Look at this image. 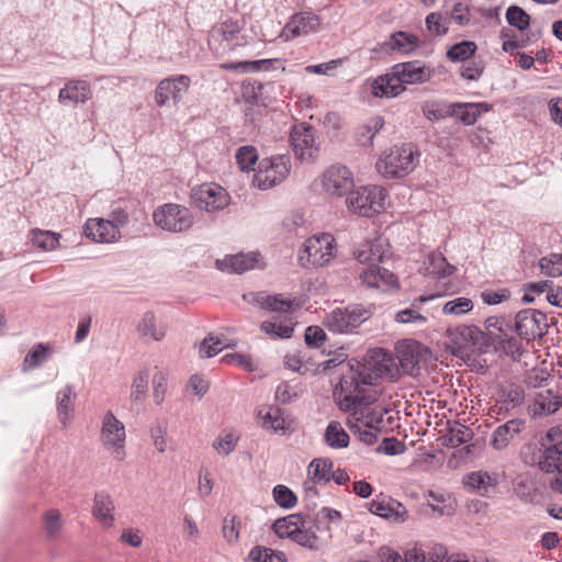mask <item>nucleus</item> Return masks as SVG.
I'll list each match as a JSON object with an SVG mask.
<instances>
[{"label":"nucleus","mask_w":562,"mask_h":562,"mask_svg":"<svg viewBox=\"0 0 562 562\" xmlns=\"http://www.w3.org/2000/svg\"><path fill=\"white\" fill-rule=\"evenodd\" d=\"M260 330L272 339H286L292 336L293 326L285 323L265 321L260 324Z\"/></svg>","instance_id":"52"},{"label":"nucleus","mask_w":562,"mask_h":562,"mask_svg":"<svg viewBox=\"0 0 562 562\" xmlns=\"http://www.w3.org/2000/svg\"><path fill=\"white\" fill-rule=\"evenodd\" d=\"M395 349L401 369L407 374H415L420 363L429 357L428 348L414 339L398 341Z\"/></svg>","instance_id":"15"},{"label":"nucleus","mask_w":562,"mask_h":562,"mask_svg":"<svg viewBox=\"0 0 562 562\" xmlns=\"http://www.w3.org/2000/svg\"><path fill=\"white\" fill-rule=\"evenodd\" d=\"M404 90L393 69L391 74L380 76L371 82V92L378 98H394Z\"/></svg>","instance_id":"33"},{"label":"nucleus","mask_w":562,"mask_h":562,"mask_svg":"<svg viewBox=\"0 0 562 562\" xmlns=\"http://www.w3.org/2000/svg\"><path fill=\"white\" fill-rule=\"evenodd\" d=\"M353 257L358 262L368 266L359 271L360 281H397L391 270V250L386 238L378 236L364 240L353 248Z\"/></svg>","instance_id":"2"},{"label":"nucleus","mask_w":562,"mask_h":562,"mask_svg":"<svg viewBox=\"0 0 562 562\" xmlns=\"http://www.w3.org/2000/svg\"><path fill=\"white\" fill-rule=\"evenodd\" d=\"M250 558L255 562H286V555L282 551L265 547L254 548Z\"/></svg>","instance_id":"53"},{"label":"nucleus","mask_w":562,"mask_h":562,"mask_svg":"<svg viewBox=\"0 0 562 562\" xmlns=\"http://www.w3.org/2000/svg\"><path fill=\"white\" fill-rule=\"evenodd\" d=\"M426 506L430 508L431 516L436 518L451 516L456 512V501L447 493L428 491Z\"/></svg>","instance_id":"35"},{"label":"nucleus","mask_w":562,"mask_h":562,"mask_svg":"<svg viewBox=\"0 0 562 562\" xmlns=\"http://www.w3.org/2000/svg\"><path fill=\"white\" fill-rule=\"evenodd\" d=\"M243 300L254 306L272 312H288L299 306L295 299H286L282 294L268 295L265 292L244 293Z\"/></svg>","instance_id":"23"},{"label":"nucleus","mask_w":562,"mask_h":562,"mask_svg":"<svg viewBox=\"0 0 562 562\" xmlns=\"http://www.w3.org/2000/svg\"><path fill=\"white\" fill-rule=\"evenodd\" d=\"M473 308V302L468 297H457L451 301H448L442 306V313L445 315H452V316H461L469 312H471Z\"/></svg>","instance_id":"54"},{"label":"nucleus","mask_w":562,"mask_h":562,"mask_svg":"<svg viewBox=\"0 0 562 562\" xmlns=\"http://www.w3.org/2000/svg\"><path fill=\"white\" fill-rule=\"evenodd\" d=\"M530 290L539 294L547 292L548 302L554 306L562 307L561 286L549 288V283H530Z\"/></svg>","instance_id":"59"},{"label":"nucleus","mask_w":562,"mask_h":562,"mask_svg":"<svg viewBox=\"0 0 562 562\" xmlns=\"http://www.w3.org/2000/svg\"><path fill=\"white\" fill-rule=\"evenodd\" d=\"M336 256V240L323 233L307 238L297 252V261L305 269L327 266Z\"/></svg>","instance_id":"4"},{"label":"nucleus","mask_w":562,"mask_h":562,"mask_svg":"<svg viewBox=\"0 0 562 562\" xmlns=\"http://www.w3.org/2000/svg\"><path fill=\"white\" fill-rule=\"evenodd\" d=\"M241 29L243 24L240 20L227 18L212 27L210 32V40L226 42L229 47L243 45L239 41V33Z\"/></svg>","instance_id":"26"},{"label":"nucleus","mask_w":562,"mask_h":562,"mask_svg":"<svg viewBox=\"0 0 562 562\" xmlns=\"http://www.w3.org/2000/svg\"><path fill=\"white\" fill-rule=\"evenodd\" d=\"M153 220L157 227L169 233L187 232L194 223L192 211L176 203L157 207L153 213Z\"/></svg>","instance_id":"9"},{"label":"nucleus","mask_w":562,"mask_h":562,"mask_svg":"<svg viewBox=\"0 0 562 562\" xmlns=\"http://www.w3.org/2000/svg\"><path fill=\"white\" fill-rule=\"evenodd\" d=\"M290 139L296 157L301 160L312 159L317 151L314 131L308 125H295L291 131Z\"/></svg>","instance_id":"20"},{"label":"nucleus","mask_w":562,"mask_h":562,"mask_svg":"<svg viewBox=\"0 0 562 562\" xmlns=\"http://www.w3.org/2000/svg\"><path fill=\"white\" fill-rule=\"evenodd\" d=\"M562 405V397L552 390L540 391L535 395L530 407L535 416H544L555 413Z\"/></svg>","instance_id":"34"},{"label":"nucleus","mask_w":562,"mask_h":562,"mask_svg":"<svg viewBox=\"0 0 562 562\" xmlns=\"http://www.w3.org/2000/svg\"><path fill=\"white\" fill-rule=\"evenodd\" d=\"M386 195V190L382 187L364 186L351 191L346 204L353 213L370 217L384 210Z\"/></svg>","instance_id":"8"},{"label":"nucleus","mask_w":562,"mask_h":562,"mask_svg":"<svg viewBox=\"0 0 562 562\" xmlns=\"http://www.w3.org/2000/svg\"><path fill=\"white\" fill-rule=\"evenodd\" d=\"M258 419L262 429L277 435H284L289 427L283 412L276 406L260 408Z\"/></svg>","instance_id":"27"},{"label":"nucleus","mask_w":562,"mask_h":562,"mask_svg":"<svg viewBox=\"0 0 562 562\" xmlns=\"http://www.w3.org/2000/svg\"><path fill=\"white\" fill-rule=\"evenodd\" d=\"M270 63L268 59H260L254 61H238V63H225L221 64L220 68L223 70H231L237 72H249V71H258L262 69L263 65Z\"/></svg>","instance_id":"62"},{"label":"nucleus","mask_w":562,"mask_h":562,"mask_svg":"<svg viewBox=\"0 0 562 562\" xmlns=\"http://www.w3.org/2000/svg\"><path fill=\"white\" fill-rule=\"evenodd\" d=\"M168 427L166 423L156 422L149 429V435L155 449L164 453L167 450L168 439Z\"/></svg>","instance_id":"55"},{"label":"nucleus","mask_w":562,"mask_h":562,"mask_svg":"<svg viewBox=\"0 0 562 562\" xmlns=\"http://www.w3.org/2000/svg\"><path fill=\"white\" fill-rule=\"evenodd\" d=\"M240 439L239 430L232 427L224 428L212 440L211 447L216 456L225 459L236 451Z\"/></svg>","instance_id":"28"},{"label":"nucleus","mask_w":562,"mask_h":562,"mask_svg":"<svg viewBox=\"0 0 562 562\" xmlns=\"http://www.w3.org/2000/svg\"><path fill=\"white\" fill-rule=\"evenodd\" d=\"M235 158L241 171H249L258 160V154L254 146H241L237 149Z\"/></svg>","instance_id":"58"},{"label":"nucleus","mask_w":562,"mask_h":562,"mask_svg":"<svg viewBox=\"0 0 562 562\" xmlns=\"http://www.w3.org/2000/svg\"><path fill=\"white\" fill-rule=\"evenodd\" d=\"M547 326L546 315L541 312L527 310L519 312L516 316V331L527 340L542 337L546 334Z\"/></svg>","instance_id":"18"},{"label":"nucleus","mask_w":562,"mask_h":562,"mask_svg":"<svg viewBox=\"0 0 562 562\" xmlns=\"http://www.w3.org/2000/svg\"><path fill=\"white\" fill-rule=\"evenodd\" d=\"M149 372L144 369L134 376L131 385V401L135 404L144 402L148 391Z\"/></svg>","instance_id":"46"},{"label":"nucleus","mask_w":562,"mask_h":562,"mask_svg":"<svg viewBox=\"0 0 562 562\" xmlns=\"http://www.w3.org/2000/svg\"><path fill=\"white\" fill-rule=\"evenodd\" d=\"M85 235L97 243H114L121 234L106 218H89L85 224Z\"/></svg>","instance_id":"25"},{"label":"nucleus","mask_w":562,"mask_h":562,"mask_svg":"<svg viewBox=\"0 0 562 562\" xmlns=\"http://www.w3.org/2000/svg\"><path fill=\"white\" fill-rule=\"evenodd\" d=\"M225 348V342L218 335L210 334L199 346L200 358H211Z\"/></svg>","instance_id":"51"},{"label":"nucleus","mask_w":562,"mask_h":562,"mask_svg":"<svg viewBox=\"0 0 562 562\" xmlns=\"http://www.w3.org/2000/svg\"><path fill=\"white\" fill-rule=\"evenodd\" d=\"M153 398L156 404H160L168 389V373L164 370H157L151 380Z\"/></svg>","instance_id":"60"},{"label":"nucleus","mask_w":562,"mask_h":562,"mask_svg":"<svg viewBox=\"0 0 562 562\" xmlns=\"http://www.w3.org/2000/svg\"><path fill=\"white\" fill-rule=\"evenodd\" d=\"M75 398L76 393L71 384L65 385L56 394L57 415L64 427H67L74 418Z\"/></svg>","instance_id":"31"},{"label":"nucleus","mask_w":562,"mask_h":562,"mask_svg":"<svg viewBox=\"0 0 562 562\" xmlns=\"http://www.w3.org/2000/svg\"><path fill=\"white\" fill-rule=\"evenodd\" d=\"M209 389L210 381L204 374L195 373L188 380L187 391L198 398H202L207 393Z\"/></svg>","instance_id":"61"},{"label":"nucleus","mask_w":562,"mask_h":562,"mask_svg":"<svg viewBox=\"0 0 562 562\" xmlns=\"http://www.w3.org/2000/svg\"><path fill=\"white\" fill-rule=\"evenodd\" d=\"M416 167V157L411 144L394 146L385 151L376 162V170L387 178H401Z\"/></svg>","instance_id":"6"},{"label":"nucleus","mask_w":562,"mask_h":562,"mask_svg":"<svg viewBox=\"0 0 562 562\" xmlns=\"http://www.w3.org/2000/svg\"><path fill=\"white\" fill-rule=\"evenodd\" d=\"M370 316V310L361 305H350L345 308L337 307L325 316L323 324L333 333L345 334L358 328Z\"/></svg>","instance_id":"10"},{"label":"nucleus","mask_w":562,"mask_h":562,"mask_svg":"<svg viewBox=\"0 0 562 562\" xmlns=\"http://www.w3.org/2000/svg\"><path fill=\"white\" fill-rule=\"evenodd\" d=\"M263 257L258 251L240 252L216 260V267L222 271L244 273L249 270L263 269Z\"/></svg>","instance_id":"19"},{"label":"nucleus","mask_w":562,"mask_h":562,"mask_svg":"<svg viewBox=\"0 0 562 562\" xmlns=\"http://www.w3.org/2000/svg\"><path fill=\"white\" fill-rule=\"evenodd\" d=\"M539 269L541 273L548 278L562 277V255L551 254L539 260Z\"/></svg>","instance_id":"49"},{"label":"nucleus","mask_w":562,"mask_h":562,"mask_svg":"<svg viewBox=\"0 0 562 562\" xmlns=\"http://www.w3.org/2000/svg\"><path fill=\"white\" fill-rule=\"evenodd\" d=\"M551 442L539 459V467L546 473L558 472L551 481V488L562 494V432L559 428H551L547 434Z\"/></svg>","instance_id":"11"},{"label":"nucleus","mask_w":562,"mask_h":562,"mask_svg":"<svg viewBox=\"0 0 562 562\" xmlns=\"http://www.w3.org/2000/svg\"><path fill=\"white\" fill-rule=\"evenodd\" d=\"M333 462L326 459H314L308 465V475L314 483L326 484L331 480Z\"/></svg>","instance_id":"44"},{"label":"nucleus","mask_w":562,"mask_h":562,"mask_svg":"<svg viewBox=\"0 0 562 562\" xmlns=\"http://www.w3.org/2000/svg\"><path fill=\"white\" fill-rule=\"evenodd\" d=\"M465 486L475 491H485L487 487L496 484V479L493 477L488 472L475 471L471 472L463 477Z\"/></svg>","instance_id":"47"},{"label":"nucleus","mask_w":562,"mask_h":562,"mask_svg":"<svg viewBox=\"0 0 562 562\" xmlns=\"http://www.w3.org/2000/svg\"><path fill=\"white\" fill-rule=\"evenodd\" d=\"M91 88L87 81L70 80L60 89L58 101L63 104L68 102L85 103L91 98Z\"/></svg>","instance_id":"32"},{"label":"nucleus","mask_w":562,"mask_h":562,"mask_svg":"<svg viewBox=\"0 0 562 562\" xmlns=\"http://www.w3.org/2000/svg\"><path fill=\"white\" fill-rule=\"evenodd\" d=\"M126 428L111 411H108L101 419L99 440L102 448L114 461L122 462L127 457Z\"/></svg>","instance_id":"5"},{"label":"nucleus","mask_w":562,"mask_h":562,"mask_svg":"<svg viewBox=\"0 0 562 562\" xmlns=\"http://www.w3.org/2000/svg\"><path fill=\"white\" fill-rule=\"evenodd\" d=\"M54 353V347L50 344L38 342L26 353L23 361V371H31L40 368L47 362Z\"/></svg>","instance_id":"39"},{"label":"nucleus","mask_w":562,"mask_h":562,"mask_svg":"<svg viewBox=\"0 0 562 562\" xmlns=\"http://www.w3.org/2000/svg\"><path fill=\"white\" fill-rule=\"evenodd\" d=\"M374 400L362 401L356 407H352L348 419H352L361 423L363 427L370 429H380L383 426V417L387 413V409L380 403L376 402V393L373 392Z\"/></svg>","instance_id":"17"},{"label":"nucleus","mask_w":562,"mask_h":562,"mask_svg":"<svg viewBox=\"0 0 562 562\" xmlns=\"http://www.w3.org/2000/svg\"><path fill=\"white\" fill-rule=\"evenodd\" d=\"M324 190L331 195L344 196L355 188L352 172L346 166L334 165L323 175Z\"/></svg>","instance_id":"16"},{"label":"nucleus","mask_w":562,"mask_h":562,"mask_svg":"<svg viewBox=\"0 0 562 562\" xmlns=\"http://www.w3.org/2000/svg\"><path fill=\"white\" fill-rule=\"evenodd\" d=\"M473 438V431L465 425L456 423L450 427L448 441L453 448L469 442Z\"/></svg>","instance_id":"57"},{"label":"nucleus","mask_w":562,"mask_h":562,"mask_svg":"<svg viewBox=\"0 0 562 562\" xmlns=\"http://www.w3.org/2000/svg\"><path fill=\"white\" fill-rule=\"evenodd\" d=\"M30 235L32 245L41 250L52 251L59 245L60 235L57 233L33 228Z\"/></svg>","instance_id":"41"},{"label":"nucleus","mask_w":562,"mask_h":562,"mask_svg":"<svg viewBox=\"0 0 562 562\" xmlns=\"http://www.w3.org/2000/svg\"><path fill=\"white\" fill-rule=\"evenodd\" d=\"M276 503L283 508H292L296 505L295 494L285 485H277L273 491Z\"/></svg>","instance_id":"63"},{"label":"nucleus","mask_w":562,"mask_h":562,"mask_svg":"<svg viewBox=\"0 0 562 562\" xmlns=\"http://www.w3.org/2000/svg\"><path fill=\"white\" fill-rule=\"evenodd\" d=\"M272 529L279 538H289L313 551L321 550L326 543V531L313 519L301 514H292L277 519Z\"/></svg>","instance_id":"3"},{"label":"nucleus","mask_w":562,"mask_h":562,"mask_svg":"<svg viewBox=\"0 0 562 562\" xmlns=\"http://www.w3.org/2000/svg\"><path fill=\"white\" fill-rule=\"evenodd\" d=\"M456 271V267L450 265L439 252H431L424 261L420 272L425 278L445 279Z\"/></svg>","instance_id":"30"},{"label":"nucleus","mask_w":562,"mask_h":562,"mask_svg":"<svg viewBox=\"0 0 562 562\" xmlns=\"http://www.w3.org/2000/svg\"><path fill=\"white\" fill-rule=\"evenodd\" d=\"M191 79L186 75H176L160 80L155 90V102L158 106H167L170 102L177 105L188 92Z\"/></svg>","instance_id":"14"},{"label":"nucleus","mask_w":562,"mask_h":562,"mask_svg":"<svg viewBox=\"0 0 562 562\" xmlns=\"http://www.w3.org/2000/svg\"><path fill=\"white\" fill-rule=\"evenodd\" d=\"M522 422L519 419H512L507 423L498 426L492 437L491 445L496 450L505 449L510 441L517 436L522 429Z\"/></svg>","instance_id":"37"},{"label":"nucleus","mask_w":562,"mask_h":562,"mask_svg":"<svg viewBox=\"0 0 562 562\" xmlns=\"http://www.w3.org/2000/svg\"><path fill=\"white\" fill-rule=\"evenodd\" d=\"M506 20L509 25L519 31L526 30L530 24V15L518 5H510L507 9Z\"/></svg>","instance_id":"56"},{"label":"nucleus","mask_w":562,"mask_h":562,"mask_svg":"<svg viewBox=\"0 0 562 562\" xmlns=\"http://www.w3.org/2000/svg\"><path fill=\"white\" fill-rule=\"evenodd\" d=\"M194 205L205 212L224 210L231 202L228 192L216 183H203L191 193Z\"/></svg>","instance_id":"13"},{"label":"nucleus","mask_w":562,"mask_h":562,"mask_svg":"<svg viewBox=\"0 0 562 562\" xmlns=\"http://www.w3.org/2000/svg\"><path fill=\"white\" fill-rule=\"evenodd\" d=\"M370 357L372 363H348L347 370L341 374L334 390V398L341 411L349 412L362 401L374 400L373 392L366 393V387L375 384L379 378H394L398 374L395 360L390 352L379 348L373 350Z\"/></svg>","instance_id":"1"},{"label":"nucleus","mask_w":562,"mask_h":562,"mask_svg":"<svg viewBox=\"0 0 562 562\" xmlns=\"http://www.w3.org/2000/svg\"><path fill=\"white\" fill-rule=\"evenodd\" d=\"M291 171V158L288 155H274L259 161L254 175V186L260 190L271 189L283 182Z\"/></svg>","instance_id":"7"},{"label":"nucleus","mask_w":562,"mask_h":562,"mask_svg":"<svg viewBox=\"0 0 562 562\" xmlns=\"http://www.w3.org/2000/svg\"><path fill=\"white\" fill-rule=\"evenodd\" d=\"M448 344L456 356H462L469 351L481 350L484 333L473 325H460L447 329Z\"/></svg>","instance_id":"12"},{"label":"nucleus","mask_w":562,"mask_h":562,"mask_svg":"<svg viewBox=\"0 0 562 562\" xmlns=\"http://www.w3.org/2000/svg\"><path fill=\"white\" fill-rule=\"evenodd\" d=\"M61 514L57 509L48 510L44 516V529L48 537L55 538L61 530Z\"/></svg>","instance_id":"64"},{"label":"nucleus","mask_w":562,"mask_h":562,"mask_svg":"<svg viewBox=\"0 0 562 562\" xmlns=\"http://www.w3.org/2000/svg\"><path fill=\"white\" fill-rule=\"evenodd\" d=\"M418 37L407 32H396L391 35L389 45L392 49L403 54H409L418 46Z\"/></svg>","instance_id":"45"},{"label":"nucleus","mask_w":562,"mask_h":562,"mask_svg":"<svg viewBox=\"0 0 562 562\" xmlns=\"http://www.w3.org/2000/svg\"><path fill=\"white\" fill-rule=\"evenodd\" d=\"M451 108H453V116L465 125H473L481 114L477 105L473 103H451Z\"/></svg>","instance_id":"50"},{"label":"nucleus","mask_w":562,"mask_h":562,"mask_svg":"<svg viewBox=\"0 0 562 562\" xmlns=\"http://www.w3.org/2000/svg\"><path fill=\"white\" fill-rule=\"evenodd\" d=\"M136 330L143 339L161 341L167 335L168 325L161 316L148 311L139 318Z\"/></svg>","instance_id":"24"},{"label":"nucleus","mask_w":562,"mask_h":562,"mask_svg":"<svg viewBox=\"0 0 562 562\" xmlns=\"http://www.w3.org/2000/svg\"><path fill=\"white\" fill-rule=\"evenodd\" d=\"M422 111L425 117L430 122L453 116V108H451V104L441 101H427L422 105Z\"/></svg>","instance_id":"43"},{"label":"nucleus","mask_w":562,"mask_h":562,"mask_svg":"<svg viewBox=\"0 0 562 562\" xmlns=\"http://www.w3.org/2000/svg\"><path fill=\"white\" fill-rule=\"evenodd\" d=\"M485 330L491 342L497 345L506 340L510 331V326L504 318L492 316L485 321Z\"/></svg>","instance_id":"40"},{"label":"nucleus","mask_w":562,"mask_h":562,"mask_svg":"<svg viewBox=\"0 0 562 562\" xmlns=\"http://www.w3.org/2000/svg\"><path fill=\"white\" fill-rule=\"evenodd\" d=\"M324 439L326 443L334 449L346 448L349 445V435L338 422H330L328 424Z\"/></svg>","instance_id":"42"},{"label":"nucleus","mask_w":562,"mask_h":562,"mask_svg":"<svg viewBox=\"0 0 562 562\" xmlns=\"http://www.w3.org/2000/svg\"><path fill=\"white\" fill-rule=\"evenodd\" d=\"M319 19L312 12H300L292 15L284 27L286 36L295 37L317 30Z\"/></svg>","instance_id":"29"},{"label":"nucleus","mask_w":562,"mask_h":562,"mask_svg":"<svg viewBox=\"0 0 562 562\" xmlns=\"http://www.w3.org/2000/svg\"><path fill=\"white\" fill-rule=\"evenodd\" d=\"M476 44L472 41H463L460 43H457L452 45L447 50V57L451 61H467L469 58H471L475 50H476Z\"/></svg>","instance_id":"48"},{"label":"nucleus","mask_w":562,"mask_h":562,"mask_svg":"<svg viewBox=\"0 0 562 562\" xmlns=\"http://www.w3.org/2000/svg\"><path fill=\"white\" fill-rule=\"evenodd\" d=\"M393 70L402 86L427 82L434 75V69L420 60L396 64Z\"/></svg>","instance_id":"22"},{"label":"nucleus","mask_w":562,"mask_h":562,"mask_svg":"<svg viewBox=\"0 0 562 562\" xmlns=\"http://www.w3.org/2000/svg\"><path fill=\"white\" fill-rule=\"evenodd\" d=\"M113 512L114 503L112 497L105 493H97L93 497L92 516L104 527L110 528L114 524Z\"/></svg>","instance_id":"36"},{"label":"nucleus","mask_w":562,"mask_h":562,"mask_svg":"<svg viewBox=\"0 0 562 562\" xmlns=\"http://www.w3.org/2000/svg\"><path fill=\"white\" fill-rule=\"evenodd\" d=\"M384 126L382 116H373L360 124L355 132V139L360 146H372L373 138Z\"/></svg>","instance_id":"38"},{"label":"nucleus","mask_w":562,"mask_h":562,"mask_svg":"<svg viewBox=\"0 0 562 562\" xmlns=\"http://www.w3.org/2000/svg\"><path fill=\"white\" fill-rule=\"evenodd\" d=\"M373 515L384 518L393 524H404L408 519L407 508L392 497H378L369 505Z\"/></svg>","instance_id":"21"}]
</instances>
